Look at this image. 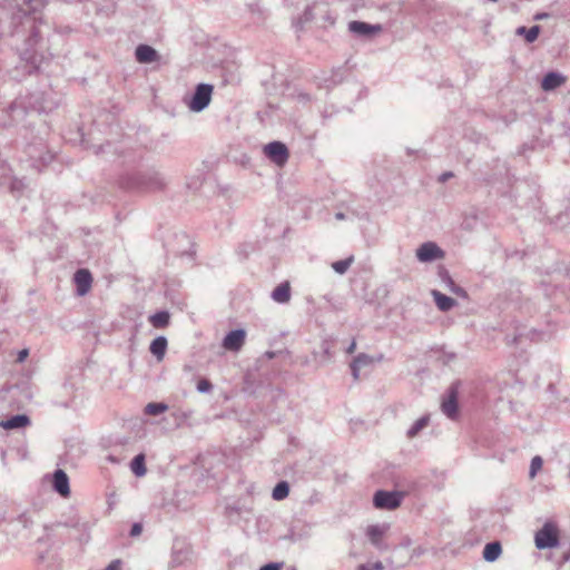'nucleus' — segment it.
<instances>
[{
    "mask_svg": "<svg viewBox=\"0 0 570 570\" xmlns=\"http://www.w3.org/2000/svg\"><path fill=\"white\" fill-rule=\"evenodd\" d=\"M9 7L12 10L11 18L9 19L7 13L0 17V36H13L19 32V27L31 31V36L27 40V48L20 52L22 67H16L11 71V77L19 80L22 75L39 70L43 62V57L38 56L33 51V47L39 41V31L36 28L39 18L36 14L45 7V1L11 0Z\"/></svg>",
    "mask_w": 570,
    "mask_h": 570,
    "instance_id": "f257e3e1",
    "label": "nucleus"
},
{
    "mask_svg": "<svg viewBox=\"0 0 570 570\" xmlns=\"http://www.w3.org/2000/svg\"><path fill=\"white\" fill-rule=\"evenodd\" d=\"M559 529L554 522L547 521L534 534V544L539 550L559 547Z\"/></svg>",
    "mask_w": 570,
    "mask_h": 570,
    "instance_id": "f03ea898",
    "label": "nucleus"
},
{
    "mask_svg": "<svg viewBox=\"0 0 570 570\" xmlns=\"http://www.w3.org/2000/svg\"><path fill=\"white\" fill-rule=\"evenodd\" d=\"M213 86L208 83L197 85L195 92L190 98H186L185 102L190 111H203L212 100Z\"/></svg>",
    "mask_w": 570,
    "mask_h": 570,
    "instance_id": "7ed1b4c3",
    "label": "nucleus"
},
{
    "mask_svg": "<svg viewBox=\"0 0 570 570\" xmlns=\"http://www.w3.org/2000/svg\"><path fill=\"white\" fill-rule=\"evenodd\" d=\"M403 495L397 491L379 490L374 493L373 504L376 509L394 510L401 505Z\"/></svg>",
    "mask_w": 570,
    "mask_h": 570,
    "instance_id": "20e7f679",
    "label": "nucleus"
},
{
    "mask_svg": "<svg viewBox=\"0 0 570 570\" xmlns=\"http://www.w3.org/2000/svg\"><path fill=\"white\" fill-rule=\"evenodd\" d=\"M165 180L163 176L155 170L139 174L135 177L134 186L144 190H156L163 188Z\"/></svg>",
    "mask_w": 570,
    "mask_h": 570,
    "instance_id": "39448f33",
    "label": "nucleus"
},
{
    "mask_svg": "<svg viewBox=\"0 0 570 570\" xmlns=\"http://www.w3.org/2000/svg\"><path fill=\"white\" fill-rule=\"evenodd\" d=\"M264 153L274 164L283 166L288 159V149L281 141H273L264 147Z\"/></svg>",
    "mask_w": 570,
    "mask_h": 570,
    "instance_id": "423d86ee",
    "label": "nucleus"
},
{
    "mask_svg": "<svg viewBox=\"0 0 570 570\" xmlns=\"http://www.w3.org/2000/svg\"><path fill=\"white\" fill-rule=\"evenodd\" d=\"M37 110L45 111L47 108L38 102H28L24 104L22 99H18L10 105L9 112L12 118V121H20L27 115V110Z\"/></svg>",
    "mask_w": 570,
    "mask_h": 570,
    "instance_id": "0eeeda50",
    "label": "nucleus"
},
{
    "mask_svg": "<svg viewBox=\"0 0 570 570\" xmlns=\"http://www.w3.org/2000/svg\"><path fill=\"white\" fill-rule=\"evenodd\" d=\"M390 530L389 523H380V524H371L366 528L365 534L368 538L370 542L379 550L386 549V546L383 542V538Z\"/></svg>",
    "mask_w": 570,
    "mask_h": 570,
    "instance_id": "6e6552de",
    "label": "nucleus"
},
{
    "mask_svg": "<svg viewBox=\"0 0 570 570\" xmlns=\"http://www.w3.org/2000/svg\"><path fill=\"white\" fill-rule=\"evenodd\" d=\"M443 250L433 242L423 243L416 249V258L422 263H430L443 258Z\"/></svg>",
    "mask_w": 570,
    "mask_h": 570,
    "instance_id": "1a4fd4ad",
    "label": "nucleus"
},
{
    "mask_svg": "<svg viewBox=\"0 0 570 570\" xmlns=\"http://www.w3.org/2000/svg\"><path fill=\"white\" fill-rule=\"evenodd\" d=\"M383 28L381 24H371L363 21H351L348 23V31L364 38H370L372 36L379 35L382 32Z\"/></svg>",
    "mask_w": 570,
    "mask_h": 570,
    "instance_id": "9d476101",
    "label": "nucleus"
},
{
    "mask_svg": "<svg viewBox=\"0 0 570 570\" xmlns=\"http://www.w3.org/2000/svg\"><path fill=\"white\" fill-rule=\"evenodd\" d=\"M442 412L450 419L458 414V384H453L446 392V396L441 404Z\"/></svg>",
    "mask_w": 570,
    "mask_h": 570,
    "instance_id": "9b49d317",
    "label": "nucleus"
},
{
    "mask_svg": "<svg viewBox=\"0 0 570 570\" xmlns=\"http://www.w3.org/2000/svg\"><path fill=\"white\" fill-rule=\"evenodd\" d=\"M246 332L244 330H233L223 340V347L230 352H237L245 343Z\"/></svg>",
    "mask_w": 570,
    "mask_h": 570,
    "instance_id": "f8f14e48",
    "label": "nucleus"
},
{
    "mask_svg": "<svg viewBox=\"0 0 570 570\" xmlns=\"http://www.w3.org/2000/svg\"><path fill=\"white\" fill-rule=\"evenodd\" d=\"M52 488L61 497L67 498L70 494L69 479L65 471L58 469L52 475Z\"/></svg>",
    "mask_w": 570,
    "mask_h": 570,
    "instance_id": "ddd939ff",
    "label": "nucleus"
},
{
    "mask_svg": "<svg viewBox=\"0 0 570 570\" xmlns=\"http://www.w3.org/2000/svg\"><path fill=\"white\" fill-rule=\"evenodd\" d=\"M135 57L140 63H153L160 60L159 53L148 45H139L135 50Z\"/></svg>",
    "mask_w": 570,
    "mask_h": 570,
    "instance_id": "4468645a",
    "label": "nucleus"
},
{
    "mask_svg": "<svg viewBox=\"0 0 570 570\" xmlns=\"http://www.w3.org/2000/svg\"><path fill=\"white\" fill-rule=\"evenodd\" d=\"M73 279L77 286L78 295H86L89 292L92 282L90 272L88 269H78L75 273Z\"/></svg>",
    "mask_w": 570,
    "mask_h": 570,
    "instance_id": "2eb2a0df",
    "label": "nucleus"
},
{
    "mask_svg": "<svg viewBox=\"0 0 570 570\" xmlns=\"http://www.w3.org/2000/svg\"><path fill=\"white\" fill-rule=\"evenodd\" d=\"M566 82V77L559 72L550 71L548 72L541 81V88L544 91H551Z\"/></svg>",
    "mask_w": 570,
    "mask_h": 570,
    "instance_id": "dca6fc26",
    "label": "nucleus"
},
{
    "mask_svg": "<svg viewBox=\"0 0 570 570\" xmlns=\"http://www.w3.org/2000/svg\"><path fill=\"white\" fill-rule=\"evenodd\" d=\"M30 424V419L26 414H17L0 422V426L4 430L22 429Z\"/></svg>",
    "mask_w": 570,
    "mask_h": 570,
    "instance_id": "f3484780",
    "label": "nucleus"
},
{
    "mask_svg": "<svg viewBox=\"0 0 570 570\" xmlns=\"http://www.w3.org/2000/svg\"><path fill=\"white\" fill-rule=\"evenodd\" d=\"M372 364H373L372 356H370L365 353L358 354L351 363V371H352V375H353L354 380L360 379V372L363 367L370 366Z\"/></svg>",
    "mask_w": 570,
    "mask_h": 570,
    "instance_id": "a211bd4d",
    "label": "nucleus"
},
{
    "mask_svg": "<svg viewBox=\"0 0 570 570\" xmlns=\"http://www.w3.org/2000/svg\"><path fill=\"white\" fill-rule=\"evenodd\" d=\"M272 299L279 304H286L291 299V287L287 282L279 284L272 292Z\"/></svg>",
    "mask_w": 570,
    "mask_h": 570,
    "instance_id": "6ab92c4d",
    "label": "nucleus"
},
{
    "mask_svg": "<svg viewBox=\"0 0 570 570\" xmlns=\"http://www.w3.org/2000/svg\"><path fill=\"white\" fill-rule=\"evenodd\" d=\"M432 296L434 298V302H435L438 308L442 312H448L456 305L455 299H453L450 296H446L445 294H442L439 291H435V289L432 291Z\"/></svg>",
    "mask_w": 570,
    "mask_h": 570,
    "instance_id": "aec40b11",
    "label": "nucleus"
},
{
    "mask_svg": "<svg viewBox=\"0 0 570 570\" xmlns=\"http://www.w3.org/2000/svg\"><path fill=\"white\" fill-rule=\"evenodd\" d=\"M317 9V22L321 27H326L327 24H333L335 21V18L332 16L327 3L320 2L317 6H315Z\"/></svg>",
    "mask_w": 570,
    "mask_h": 570,
    "instance_id": "412c9836",
    "label": "nucleus"
},
{
    "mask_svg": "<svg viewBox=\"0 0 570 570\" xmlns=\"http://www.w3.org/2000/svg\"><path fill=\"white\" fill-rule=\"evenodd\" d=\"M150 353L156 356L158 361H161L165 356L166 350H167V338L165 336H158L156 337L150 346H149Z\"/></svg>",
    "mask_w": 570,
    "mask_h": 570,
    "instance_id": "4be33fe9",
    "label": "nucleus"
},
{
    "mask_svg": "<svg viewBox=\"0 0 570 570\" xmlns=\"http://www.w3.org/2000/svg\"><path fill=\"white\" fill-rule=\"evenodd\" d=\"M501 552H502V548H501L500 542L493 541V542L485 544V547L483 549V558L488 562H494L495 560H498Z\"/></svg>",
    "mask_w": 570,
    "mask_h": 570,
    "instance_id": "5701e85b",
    "label": "nucleus"
},
{
    "mask_svg": "<svg viewBox=\"0 0 570 570\" xmlns=\"http://www.w3.org/2000/svg\"><path fill=\"white\" fill-rule=\"evenodd\" d=\"M320 2H315L313 3L312 6H308L303 16H301L298 19H297V24L299 26V28H303L305 23L307 22H311V21H316L318 20L317 18V9L315 8V6H317Z\"/></svg>",
    "mask_w": 570,
    "mask_h": 570,
    "instance_id": "b1692460",
    "label": "nucleus"
},
{
    "mask_svg": "<svg viewBox=\"0 0 570 570\" xmlns=\"http://www.w3.org/2000/svg\"><path fill=\"white\" fill-rule=\"evenodd\" d=\"M169 320L170 315L167 311L157 312L149 317V322L155 328H164L168 326Z\"/></svg>",
    "mask_w": 570,
    "mask_h": 570,
    "instance_id": "393cba45",
    "label": "nucleus"
},
{
    "mask_svg": "<svg viewBox=\"0 0 570 570\" xmlns=\"http://www.w3.org/2000/svg\"><path fill=\"white\" fill-rule=\"evenodd\" d=\"M145 459L146 458L144 453H139L132 459L130 463V470L136 476H144L147 473Z\"/></svg>",
    "mask_w": 570,
    "mask_h": 570,
    "instance_id": "a878e982",
    "label": "nucleus"
},
{
    "mask_svg": "<svg viewBox=\"0 0 570 570\" xmlns=\"http://www.w3.org/2000/svg\"><path fill=\"white\" fill-rule=\"evenodd\" d=\"M430 423V415H423L419 420H416L412 426L407 430L409 438H415L423 429H425Z\"/></svg>",
    "mask_w": 570,
    "mask_h": 570,
    "instance_id": "bb28decb",
    "label": "nucleus"
},
{
    "mask_svg": "<svg viewBox=\"0 0 570 570\" xmlns=\"http://www.w3.org/2000/svg\"><path fill=\"white\" fill-rule=\"evenodd\" d=\"M539 32H540L539 26H533L529 29L525 27H519L517 29V33L524 36L525 41L529 43L533 42L538 38Z\"/></svg>",
    "mask_w": 570,
    "mask_h": 570,
    "instance_id": "cd10ccee",
    "label": "nucleus"
},
{
    "mask_svg": "<svg viewBox=\"0 0 570 570\" xmlns=\"http://www.w3.org/2000/svg\"><path fill=\"white\" fill-rule=\"evenodd\" d=\"M289 493V485L286 481L278 482L273 489L272 498L276 501L284 500Z\"/></svg>",
    "mask_w": 570,
    "mask_h": 570,
    "instance_id": "c85d7f7f",
    "label": "nucleus"
},
{
    "mask_svg": "<svg viewBox=\"0 0 570 570\" xmlns=\"http://www.w3.org/2000/svg\"><path fill=\"white\" fill-rule=\"evenodd\" d=\"M167 410H168L167 404H165L163 402H158V403L151 402L145 406L144 412L147 415H158V414L166 412Z\"/></svg>",
    "mask_w": 570,
    "mask_h": 570,
    "instance_id": "c756f323",
    "label": "nucleus"
},
{
    "mask_svg": "<svg viewBox=\"0 0 570 570\" xmlns=\"http://www.w3.org/2000/svg\"><path fill=\"white\" fill-rule=\"evenodd\" d=\"M354 258L353 256H350L345 259H341V261H336L332 264V268L337 273V274H345L346 271L350 268V266L352 265Z\"/></svg>",
    "mask_w": 570,
    "mask_h": 570,
    "instance_id": "7c9ffc66",
    "label": "nucleus"
},
{
    "mask_svg": "<svg viewBox=\"0 0 570 570\" xmlns=\"http://www.w3.org/2000/svg\"><path fill=\"white\" fill-rule=\"evenodd\" d=\"M543 460L540 455H535L531 460L529 476L534 479L537 473L542 469Z\"/></svg>",
    "mask_w": 570,
    "mask_h": 570,
    "instance_id": "2f4dec72",
    "label": "nucleus"
},
{
    "mask_svg": "<svg viewBox=\"0 0 570 570\" xmlns=\"http://www.w3.org/2000/svg\"><path fill=\"white\" fill-rule=\"evenodd\" d=\"M4 178H6V181H2L1 184H3V185L8 184L12 191L19 190L23 186L21 180H18V179L11 178V177H8V178L4 177Z\"/></svg>",
    "mask_w": 570,
    "mask_h": 570,
    "instance_id": "473e14b6",
    "label": "nucleus"
},
{
    "mask_svg": "<svg viewBox=\"0 0 570 570\" xmlns=\"http://www.w3.org/2000/svg\"><path fill=\"white\" fill-rule=\"evenodd\" d=\"M212 389L213 385L208 380L203 379L197 383V391L199 393H209Z\"/></svg>",
    "mask_w": 570,
    "mask_h": 570,
    "instance_id": "72a5a7b5",
    "label": "nucleus"
},
{
    "mask_svg": "<svg viewBox=\"0 0 570 570\" xmlns=\"http://www.w3.org/2000/svg\"><path fill=\"white\" fill-rule=\"evenodd\" d=\"M425 551H426L425 548L422 546L415 547L412 550L409 559L419 558V557L423 556L425 553Z\"/></svg>",
    "mask_w": 570,
    "mask_h": 570,
    "instance_id": "f704fd0d",
    "label": "nucleus"
},
{
    "mask_svg": "<svg viewBox=\"0 0 570 570\" xmlns=\"http://www.w3.org/2000/svg\"><path fill=\"white\" fill-rule=\"evenodd\" d=\"M28 356H29V350L28 348H23V350L18 352L17 362L18 363H23L27 360Z\"/></svg>",
    "mask_w": 570,
    "mask_h": 570,
    "instance_id": "c9c22d12",
    "label": "nucleus"
},
{
    "mask_svg": "<svg viewBox=\"0 0 570 570\" xmlns=\"http://www.w3.org/2000/svg\"><path fill=\"white\" fill-rule=\"evenodd\" d=\"M142 531V527L140 523H134L130 530V535L136 537L139 535Z\"/></svg>",
    "mask_w": 570,
    "mask_h": 570,
    "instance_id": "e433bc0d",
    "label": "nucleus"
},
{
    "mask_svg": "<svg viewBox=\"0 0 570 570\" xmlns=\"http://www.w3.org/2000/svg\"><path fill=\"white\" fill-rule=\"evenodd\" d=\"M105 570H121V561L120 560H114L111 561Z\"/></svg>",
    "mask_w": 570,
    "mask_h": 570,
    "instance_id": "4c0bfd02",
    "label": "nucleus"
},
{
    "mask_svg": "<svg viewBox=\"0 0 570 570\" xmlns=\"http://www.w3.org/2000/svg\"><path fill=\"white\" fill-rule=\"evenodd\" d=\"M282 564L279 563H268L263 566L259 570H281Z\"/></svg>",
    "mask_w": 570,
    "mask_h": 570,
    "instance_id": "58836bf2",
    "label": "nucleus"
},
{
    "mask_svg": "<svg viewBox=\"0 0 570 570\" xmlns=\"http://www.w3.org/2000/svg\"><path fill=\"white\" fill-rule=\"evenodd\" d=\"M411 544H412V540H411V538H410V537H404V538L401 540V542H400V546H399V547H400V548L407 549V548H410V547H411Z\"/></svg>",
    "mask_w": 570,
    "mask_h": 570,
    "instance_id": "ea45409f",
    "label": "nucleus"
},
{
    "mask_svg": "<svg viewBox=\"0 0 570 570\" xmlns=\"http://www.w3.org/2000/svg\"><path fill=\"white\" fill-rule=\"evenodd\" d=\"M368 568H371L372 570H383L384 569V566L381 561H375L373 563H368L366 564Z\"/></svg>",
    "mask_w": 570,
    "mask_h": 570,
    "instance_id": "a19ab883",
    "label": "nucleus"
},
{
    "mask_svg": "<svg viewBox=\"0 0 570 570\" xmlns=\"http://www.w3.org/2000/svg\"><path fill=\"white\" fill-rule=\"evenodd\" d=\"M452 176H453V174H452L451 171H446V173H443V174L440 176L439 180H440V181H442V183H444V181H446L449 178H451Z\"/></svg>",
    "mask_w": 570,
    "mask_h": 570,
    "instance_id": "79ce46f5",
    "label": "nucleus"
},
{
    "mask_svg": "<svg viewBox=\"0 0 570 570\" xmlns=\"http://www.w3.org/2000/svg\"><path fill=\"white\" fill-rule=\"evenodd\" d=\"M449 282L451 284V289L455 293V294H461L463 293V289L460 288V287H456L453 283V281L451 278H449Z\"/></svg>",
    "mask_w": 570,
    "mask_h": 570,
    "instance_id": "37998d69",
    "label": "nucleus"
},
{
    "mask_svg": "<svg viewBox=\"0 0 570 570\" xmlns=\"http://www.w3.org/2000/svg\"><path fill=\"white\" fill-rule=\"evenodd\" d=\"M355 348H356V342L352 341L351 344L348 345V347L346 348V353L352 354V353H354Z\"/></svg>",
    "mask_w": 570,
    "mask_h": 570,
    "instance_id": "c03bdc74",
    "label": "nucleus"
},
{
    "mask_svg": "<svg viewBox=\"0 0 570 570\" xmlns=\"http://www.w3.org/2000/svg\"><path fill=\"white\" fill-rule=\"evenodd\" d=\"M335 217H336V219L342 220V219H344V218H345V215H344L343 213H337V214L335 215Z\"/></svg>",
    "mask_w": 570,
    "mask_h": 570,
    "instance_id": "a18cd8bd",
    "label": "nucleus"
},
{
    "mask_svg": "<svg viewBox=\"0 0 570 570\" xmlns=\"http://www.w3.org/2000/svg\"><path fill=\"white\" fill-rule=\"evenodd\" d=\"M357 570H372V569L368 568L366 564H360Z\"/></svg>",
    "mask_w": 570,
    "mask_h": 570,
    "instance_id": "49530a36",
    "label": "nucleus"
},
{
    "mask_svg": "<svg viewBox=\"0 0 570 570\" xmlns=\"http://www.w3.org/2000/svg\"><path fill=\"white\" fill-rule=\"evenodd\" d=\"M81 530H82V531H87V530H88V525H87V523H81Z\"/></svg>",
    "mask_w": 570,
    "mask_h": 570,
    "instance_id": "de8ad7c7",
    "label": "nucleus"
}]
</instances>
